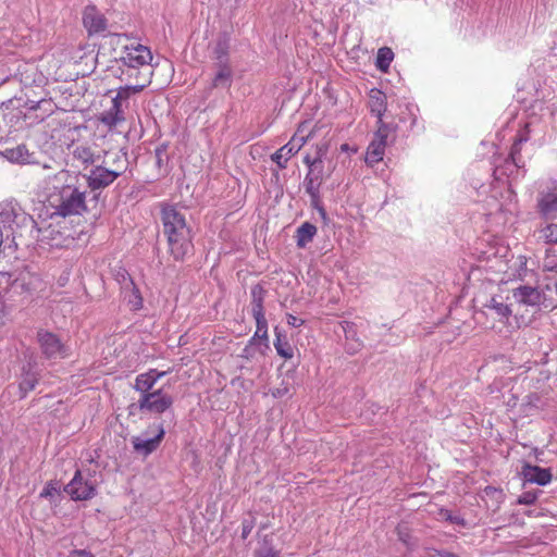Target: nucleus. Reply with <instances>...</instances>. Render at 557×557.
I'll list each match as a JSON object with an SVG mask.
<instances>
[{
  "mask_svg": "<svg viewBox=\"0 0 557 557\" xmlns=\"http://www.w3.org/2000/svg\"><path fill=\"white\" fill-rule=\"evenodd\" d=\"M109 41L114 47L115 61L120 64V78L128 83L125 87L134 94L141 91L151 82V49L127 34H110Z\"/></svg>",
  "mask_w": 557,
  "mask_h": 557,
  "instance_id": "f257e3e1",
  "label": "nucleus"
},
{
  "mask_svg": "<svg viewBox=\"0 0 557 557\" xmlns=\"http://www.w3.org/2000/svg\"><path fill=\"white\" fill-rule=\"evenodd\" d=\"M510 293L506 295L496 294L483 305L482 310L478 312L479 317L484 315L486 321L483 323L486 330L502 331V327H507L510 331H516L528 326L532 320L533 314L529 313L525 309L520 312L519 309L513 313V302L511 301Z\"/></svg>",
  "mask_w": 557,
  "mask_h": 557,
  "instance_id": "f03ea898",
  "label": "nucleus"
},
{
  "mask_svg": "<svg viewBox=\"0 0 557 557\" xmlns=\"http://www.w3.org/2000/svg\"><path fill=\"white\" fill-rule=\"evenodd\" d=\"M161 221L170 255L174 260L183 261L194 247L191 230L185 215L175 207L168 206L162 209Z\"/></svg>",
  "mask_w": 557,
  "mask_h": 557,
  "instance_id": "7ed1b4c3",
  "label": "nucleus"
},
{
  "mask_svg": "<svg viewBox=\"0 0 557 557\" xmlns=\"http://www.w3.org/2000/svg\"><path fill=\"white\" fill-rule=\"evenodd\" d=\"M50 205L55 209V214L62 218L82 214L86 209V191L76 186L65 184L58 194L49 196Z\"/></svg>",
  "mask_w": 557,
  "mask_h": 557,
  "instance_id": "20e7f679",
  "label": "nucleus"
},
{
  "mask_svg": "<svg viewBox=\"0 0 557 557\" xmlns=\"http://www.w3.org/2000/svg\"><path fill=\"white\" fill-rule=\"evenodd\" d=\"M509 293L512 301L519 306L531 307L536 310H553L557 307L556 299L535 287L519 286L509 290Z\"/></svg>",
  "mask_w": 557,
  "mask_h": 557,
  "instance_id": "39448f33",
  "label": "nucleus"
},
{
  "mask_svg": "<svg viewBox=\"0 0 557 557\" xmlns=\"http://www.w3.org/2000/svg\"><path fill=\"white\" fill-rule=\"evenodd\" d=\"M138 407L141 411L150 413H163L173 406V397L163 388L138 392Z\"/></svg>",
  "mask_w": 557,
  "mask_h": 557,
  "instance_id": "423d86ee",
  "label": "nucleus"
},
{
  "mask_svg": "<svg viewBox=\"0 0 557 557\" xmlns=\"http://www.w3.org/2000/svg\"><path fill=\"white\" fill-rule=\"evenodd\" d=\"M36 338L41 354L47 359H63L67 357V348L58 334L39 329Z\"/></svg>",
  "mask_w": 557,
  "mask_h": 557,
  "instance_id": "0eeeda50",
  "label": "nucleus"
},
{
  "mask_svg": "<svg viewBox=\"0 0 557 557\" xmlns=\"http://www.w3.org/2000/svg\"><path fill=\"white\" fill-rule=\"evenodd\" d=\"M145 435H151V437L133 436L132 445L135 453L147 457L159 448L164 438L165 431L161 423H153L148 426Z\"/></svg>",
  "mask_w": 557,
  "mask_h": 557,
  "instance_id": "6e6552de",
  "label": "nucleus"
},
{
  "mask_svg": "<svg viewBox=\"0 0 557 557\" xmlns=\"http://www.w3.org/2000/svg\"><path fill=\"white\" fill-rule=\"evenodd\" d=\"M132 89L121 87L117 94L111 100V107L100 113L99 121L107 125L109 128L116 127L119 124L125 121L124 112L122 109L123 101H126L131 95Z\"/></svg>",
  "mask_w": 557,
  "mask_h": 557,
  "instance_id": "1a4fd4ad",
  "label": "nucleus"
},
{
  "mask_svg": "<svg viewBox=\"0 0 557 557\" xmlns=\"http://www.w3.org/2000/svg\"><path fill=\"white\" fill-rule=\"evenodd\" d=\"M264 295L265 290L261 285L257 284L251 288V312L257 326L255 337L260 339L268 338V321L263 308Z\"/></svg>",
  "mask_w": 557,
  "mask_h": 557,
  "instance_id": "9d476101",
  "label": "nucleus"
},
{
  "mask_svg": "<svg viewBox=\"0 0 557 557\" xmlns=\"http://www.w3.org/2000/svg\"><path fill=\"white\" fill-rule=\"evenodd\" d=\"M126 165L124 162L117 164L114 169L96 166L90 171L87 177L88 186L92 189H101L112 184L120 175L124 173Z\"/></svg>",
  "mask_w": 557,
  "mask_h": 557,
  "instance_id": "9b49d317",
  "label": "nucleus"
},
{
  "mask_svg": "<svg viewBox=\"0 0 557 557\" xmlns=\"http://www.w3.org/2000/svg\"><path fill=\"white\" fill-rule=\"evenodd\" d=\"M82 20L89 37L99 35L108 28V18L95 4L84 9Z\"/></svg>",
  "mask_w": 557,
  "mask_h": 557,
  "instance_id": "f8f14e48",
  "label": "nucleus"
},
{
  "mask_svg": "<svg viewBox=\"0 0 557 557\" xmlns=\"http://www.w3.org/2000/svg\"><path fill=\"white\" fill-rule=\"evenodd\" d=\"M387 134L388 131L386 125H379L373 140L370 143L367 149L364 159L367 164L373 166L374 164L383 160V157L385 154Z\"/></svg>",
  "mask_w": 557,
  "mask_h": 557,
  "instance_id": "ddd939ff",
  "label": "nucleus"
},
{
  "mask_svg": "<svg viewBox=\"0 0 557 557\" xmlns=\"http://www.w3.org/2000/svg\"><path fill=\"white\" fill-rule=\"evenodd\" d=\"M65 492L74 500H87L95 496L96 487L92 483L84 480L82 472L77 470L74 478L66 485Z\"/></svg>",
  "mask_w": 557,
  "mask_h": 557,
  "instance_id": "4468645a",
  "label": "nucleus"
},
{
  "mask_svg": "<svg viewBox=\"0 0 557 557\" xmlns=\"http://www.w3.org/2000/svg\"><path fill=\"white\" fill-rule=\"evenodd\" d=\"M537 210L546 219L557 214V186L548 187L539 194Z\"/></svg>",
  "mask_w": 557,
  "mask_h": 557,
  "instance_id": "2eb2a0df",
  "label": "nucleus"
},
{
  "mask_svg": "<svg viewBox=\"0 0 557 557\" xmlns=\"http://www.w3.org/2000/svg\"><path fill=\"white\" fill-rule=\"evenodd\" d=\"M521 475L525 482L536 483L539 485H547L553 479L549 469L532 466L530 463L523 465Z\"/></svg>",
  "mask_w": 557,
  "mask_h": 557,
  "instance_id": "dca6fc26",
  "label": "nucleus"
},
{
  "mask_svg": "<svg viewBox=\"0 0 557 557\" xmlns=\"http://www.w3.org/2000/svg\"><path fill=\"white\" fill-rule=\"evenodd\" d=\"M214 75L212 77L211 87H230L233 82V67L231 63H214Z\"/></svg>",
  "mask_w": 557,
  "mask_h": 557,
  "instance_id": "f3484780",
  "label": "nucleus"
},
{
  "mask_svg": "<svg viewBox=\"0 0 557 557\" xmlns=\"http://www.w3.org/2000/svg\"><path fill=\"white\" fill-rule=\"evenodd\" d=\"M168 372L150 369L149 371L136 376L134 388L136 392H147L152 389L157 382L162 379Z\"/></svg>",
  "mask_w": 557,
  "mask_h": 557,
  "instance_id": "a211bd4d",
  "label": "nucleus"
},
{
  "mask_svg": "<svg viewBox=\"0 0 557 557\" xmlns=\"http://www.w3.org/2000/svg\"><path fill=\"white\" fill-rule=\"evenodd\" d=\"M39 381V374L33 371V367L28 364L23 367L21 381L18 383L20 397L25 398L27 394L35 389Z\"/></svg>",
  "mask_w": 557,
  "mask_h": 557,
  "instance_id": "6ab92c4d",
  "label": "nucleus"
},
{
  "mask_svg": "<svg viewBox=\"0 0 557 557\" xmlns=\"http://www.w3.org/2000/svg\"><path fill=\"white\" fill-rule=\"evenodd\" d=\"M73 158L86 169L87 166L94 164L99 156L96 154L91 146L79 144L76 145L73 149Z\"/></svg>",
  "mask_w": 557,
  "mask_h": 557,
  "instance_id": "aec40b11",
  "label": "nucleus"
},
{
  "mask_svg": "<svg viewBox=\"0 0 557 557\" xmlns=\"http://www.w3.org/2000/svg\"><path fill=\"white\" fill-rule=\"evenodd\" d=\"M313 135V129L309 127V123L307 121L301 122L294 136L290 138L288 144L290 145L294 152H298L304 145L311 138Z\"/></svg>",
  "mask_w": 557,
  "mask_h": 557,
  "instance_id": "412c9836",
  "label": "nucleus"
},
{
  "mask_svg": "<svg viewBox=\"0 0 557 557\" xmlns=\"http://www.w3.org/2000/svg\"><path fill=\"white\" fill-rule=\"evenodd\" d=\"M3 156L13 163L30 164L34 163L33 154L28 151L25 145H18L14 148H9L3 151Z\"/></svg>",
  "mask_w": 557,
  "mask_h": 557,
  "instance_id": "4be33fe9",
  "label": "nucleus"
},
{
  "mask_svg": "<svg viewBox=\"0 0 557 557\" xmlns=\"http://www.w3.org/2000/svg\"><path fill=\"white\" fill-rule=\"evenodd\" d=\"M370 107L371 112L374 113L377 117V123L380 125L383 123V114L386 110V96L384 92L377 89H372L370 92Z\"/></svg>",
  "mask_w": 557,
  "mask_h": 557,
  "instance_id": "5701e85b",
  "label": "nucleus"
},
{
  "mask_svg": "<svg viewBox=\"0 0 557 557\" xmlns=\"http://www.w3.org/2000/svg\"><path fill=\"white\" fill-rule=\"evenodd\" d=\"M317 226L312 223L305 222L297 230L295 234L296 244L298 248H305L309 243L312 242L317 234Z\"/></svg>",
  "mask_w": 557,
  "mask_h": 557,
  "instance_id": "b1692460",
  "label": "nucleus"
},
{
  "mask_svg": "<svg viewBox=\"0 0 557 557\" xmlns=\"http://www.w3.org/2000/svg\"><path fill=\"white\" fill-rule=\"evenodd\" d=\"M38 242L46 244L50 247L59 246L60 239L62 238V233L60 230L55 228L52 224L40 227L38 230Z\"/></svg>",
  "mask_w": 557,
  "mask_h": 557,
  "instance_id": "393cba45",
  "label": "nucleus"
},
{
  "mask_svg": "<svg viewBox=\"0 0 557 557\" xmlns=\"http://www.w3.org/2000/svg\"><path fill=\"white\" fill-rule=\"evenodd\" d=\"M212 54L214 63H231L228 40H218L213 48Z\"/></svg>",
  "mask_w": 557,
  "mask_h": 557,
  "instance_id": "a878e982",
  "label": "nucleus"
},
{
  "mask_svg": "<svg viewBox=\"0 0 557 557\" xmlns=\"http://www.w3.org/2000/svg\"><path fill=\"white\" fill-rule=\"evenodd\" d=\"M398 540L407 547L412 550L414 547V539L412 536V530L407 522H399L395 529Z\"/></svg>",
  "mask_w": 557,
  "mask_h": 557,
  "instance_id": "bb28decb",
  "label": "nucleus"
},
{
  "mask_svg": "<svg viewBox=\"0 0 557 557\" xmlns=\"http://www.w3.org/2000/svg\"><path fill=\"white\" fill-rule=\"evenodd\" d=\"M274 347L277 355L282 358L292 359L294 357V348L281 333L275 332Z\"/></svg>",
  "mask_w": 557,
  "mask_h": 557,
  "instance_id": "cd10ccee",
  "label": "nucleus"
},
{
  "mask_svg": "<svg viewBox=\"0 0 557 557\" xmlns=\"http://www.w3.org/2000/svg\"><path fill=\"white\" fill-rule=\"evenodd\" d=\"M297 152H294L290 145L287 143L283 147H281L278 150H276L271 159L273 162L277 164L280 169H285L287 161Z\"/></svg>",
  "mask_w": 557,
  "mask_h": 557,
  "instance_id": "c85d7f7f",
  "label": "nucleus"
},
{
  "mask_svg": "<svg viewBox=\"0 0 557 557\" xmlns=\"http://www.w3.org/2000/svg\"><path fill=\"white\" fill-rule=\"evenodd\" d=\"M394 59V52L391 48L388 47H382L379 49L377 51V55H376V67L386 73L391 66V63Z\"/></svg>",
  "mask_w": 557,
  "mask_h": 557,
  "instance_id": "c756f323",
  "label": "nucleus"
},
{
  "mask_svg": "<svg viewBox=\"0 0 557 557\" xmlns=\"http://www.w3.org/2000/svg\"><path fill=\"white\" fill-rule=\"evenodd\" d=\"M541 238L546 244L557 245V223H548L540 230Z\"/></svg>",
  "mask_w": 557,
  "mask_h": 557,
  "instance_id": "7c9ffc66",
  "label": "nucleus"
},
{
  "mask_svg": "<svg viewBox=\"0 0 557 557\" xmlns=\"http://www.w3.org/2000/svg\"><path fill=\"white\" fill-rule=\"evenodd\" d=\"M555 269H557V260L555 259V255L552 253V250H546L542 264L543 273L546 274L550 271H554Z\"/></svg>",
  "mask_w": 557,
  "mask_h": 557,
  "instance_id": "2f4dec72",
  "label": "nucleus"
},
{
  "mask_svg": "<svg viewBox=\"0 0 557 557\" xmlns=\"http://www.w3.org/2000/svg\"><path fill=\"white\" fill-rule=\"evenodd\" d=\"M529 140V125L525 124V127L523 131L519 132L516 139H515V143H513V146H512V154L515 152H518L519 151V145L524 143V141H528Z\"/></svg>",
  "mask_w": 557,
  "mask_h": 557,
  "instance_id": "473e14b6",
  "label": "nucleus"
},
{
  "mask_svg": "<svg viewBox=\"0 0 557 557\" xmlns=\"http://www.w3.org/2000/svg\"><path fill=\"white\" fill-rule=\"evenodd\" d=\"M426 557H459L458 555L443 549H437L434 547L425 548Z\"/></svg>",
  "mask_w": 557,
  "mask_h": 557,
  "instance_id": "72a5a7b5",
  "label": "nucleus"
},
{
  "mask_svg": "<svg viewBox=\"0 0 557 557\" xmlns=\"http://www.w3.org/2000/svg\"><path fill=\"white\" fill-rule=\"evenodd\" d=\"M537 499V493L536 492H524L522 493L518 498V504L520 505H532Z\"/></svg>",
  "mask_w": 557,
  "mask_h": 557,
  "instance_id": "f704fd0d",
  "label": "nucleus"
},
{
  "mask_svg": "<svg viewBox=\"0 0 557 557\" xmlns=\"http://www.w3.org/2000/svg\"><path fill=\"white\" fill-rule=\"evenodd\" d=\"M528 258L523 255H519L516 258V264L518 265L517 272L520 277L525 276L527 273Z\"/></svg>",
  "mask_w": 557,
  "mask_h": 557,
  "instance_id": "c9c22d12",
  "label": "nucleus"
},
{
  "mask_svg": "<svg viewBox=\"0 0 557 557\" xmlns=\"http://www.w3.org/2000/svg\"><path fill=\"white\" fill-rule=\"evenodd\" d=\"M440 515L447 521L451 522V523H456V524H460V525H465V520L462 518H459V517H455L450 513L449 510L447 509H441L440 510Z\"/></svg>",
  "mask_w": 557,
  "mask_h": 557,
  "instance_id": "e433bc0d",
  "label": "nucleus"
},
{
  "mask_svg": "<svg viewBox=\"0 0 557 557\" xmlns=\"http://www.w3.org/2000/svg\"><path fill=\"white\" fill-rule=\"evenodd\" d=\"M289 391H290V388H289L288 384L283 383L281 386L271 389V395L274 398H282V397L288 395Z\"/></svg>",
  "mask_w": 557,
  "mask_h": 557,
  "instance_id": "4c0bfd02",
  "label": "nucleus"
},
{
  "mask_svg": "<svg viewBox=\"0 0 557 557\" xmlns=\"http://www.w3.org/2000/svg\"><path fill=\"white\" fill-rule=\"evenodd\" d=\"M55 492H57V488L54 487V485L52 483H48L44 487V490L40 492V497H42V498L51 497L54 495Z\"/></svg>",
  "mask_w": 557,
  "mask_h": 557,
  "instance_id": "58836bf2",
  "label": "nucleus"
},
{
  "mask_svg": "<svg viewBox=\"0 0 557 557\" xmlns=\"http://www.w3.org/2000/svg\"><path fill=\"white\" fill-rule=\"evenodd\" d=\"M305 323V320L302 319H299L293 314H287V324L293 326V327H299L301 325H304Z\"/></svg>",
  "mask_w": 557,
  "mask_h": 557,
  "instance_id": "ea45409f",
  "label": "nucleus"
},
{
  "mask_svg": "<svg viewBox=\"0 0 557 557\" xmlns=\"http://www.w3.org/2000/svg\"><path fill=\"white\" fill-rule=\"evenodd\" d=\"M257 557H281V556H280L278 550H275L272 547H270L264 550L258 552Z\"/></svg>",
  "mask_w": 557,
  "mask_h": 557,
  "instance_id": "a19ab883",
  "label": "nucleus"
},
{
  "mask_svg": "<svg viewBox=\"0 0 557 557\" xmlns=\"http://www.w3.org/2000/svg\"><path fill=\"white\" fill-rule=\"evenodd\" d=\"M69 557H95V556L86 549H74L70 553Z\"/></svg>",
  "mask_w": 557,
  "mask_h": 557,
  "instance_id": "79ce46f5",
  "label": "nucleus"
},
{
  "mask_svg": "<svg viewBox=\"0 0 557 557\" xmlns=\"http://www.w3.org/2000/svg\"><path fill=\"white\" fill-rule=\"evenodd\" d=\"M69 177L70 173L66 170H61L54 175V180L62 183H66Z\"/></svg>",
  "mask_w": 557,
  "mask_h": 557,
  "instance_id": "37998d69",
  "label": "nucleus"
},
{
  "mask_svg": "<svg viewBox=\"0 0 557 557\" xmlns=\"http://www.w3.org/2000/svg\"><path fill=\"white\" fill-rule=\"evenodd\" d=\"M252 530V524L250 522L244 521L243 522V531H242V537L247 539V536L250 534Z\"/></svg>",
  "mask_w": 557,
  "mask_h": 557,
  "instance_id": "c03bdc74",
  "label": "nucleus"
},
{
  "mask_svg": "<svg viewBox=\"0 0 557 557\" xmlns=\"http://www.w3.org/2000/svg\"><path fill=\"white\" fill-rule=\"evenodd\" d=\"M3 243H4V226L0 224V252H2Z\"/></svg>",
  "mask_w": 557,
  "mask_h": 557,
  "instance_id": "a18cd8bd",
  "label": "nucleus"
},
{
  "mask_svg": "<svg viewBox=\"0 0 557 557\" xmlns=\"http://www.w3.org/2000/svg\"><path fill=\"white\" fill-rule=\"evenodd\" d=\"M305 163H307L308 165H312L314 162H313V161H311V159H310V157H309V156H307V157L305 158Z\"/></svg>",
  "mask_w": 557,
  "mask_h": 557,
  "instance_id": "49530a36",
  "label": "nucleus"
},
{
  "mask_svg": "<svg viewBox=\"0 0 557 557\" xmlns=\"http://www.w3.org/2000/svg\"><path fill=\"white\" fill-rule=\"evenodd\" d=\"M341 149H342L343 151H347V150H348V145H347V144H343V145L341 146Z\"/></svg>",
  "mask_w": 557,
  "mask_h": 557,
  "instance_id": "de8ad7c7",
  "label": "nucleus"
}]
</instances>
